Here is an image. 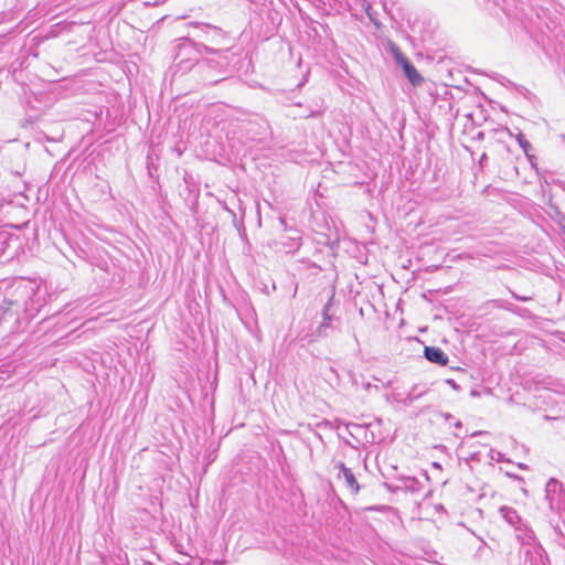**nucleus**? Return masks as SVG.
Listing matches in <instances>:
<instances>
[{
    "label": "nucleus",
    "mask_w": 565,
    "mask_h": 565,
    "mask_svg": "<svg viewBox=\"0 0 565 565\" xmlns=\"http://www.w3.org/2000/svg\"><path fill=\"white\" fill-rule=\"evenodd\" d=\"M14 296L20 299L23 319L28 322L46 305L49 292L45 286L25 281L14 288Z\"/></svg>",
    "instance_id": "1"
},
{
    "label": "nucleus",
    "mask_w": 565,
    "mask_h": 565,
    "mask_svg": "<svg viewBox=\"0 0 565 565\" xmlns=\"http://www.w3.org/2000/svg\"><path fill=\"white\" fill-rule=\"evenodd\" d=\"M22 322H25V320L18 296L13 295V298H4L0 303V326H7L9 332H15L20 330Z\"/></svg>",
    "instance_id": "2"
},
{
    "label": "nucleus",
    "mask_w": 565,
    "mask_h": 565,
    "mask_svg": "<svg viewBox=\"0 0 565 565\" xmlns=\"http://www.w3.org/2000/svg\"><path fill=\"white\" fill-rule=\"evenodd\" d=\"M184 43L181 45L178 56H181L183 52L189 51L190 49H194L199 55L204 53L213 54L217 56V58H209V63L215 62V64L220 67L226 66L228 64L227 58V49H214L205 43H195L189 38H184Z\"/></svg>",
    "instance_id": "3"
},
{
    "label": "nucleus",
    "mask_w": 565,
    "mask_h": 565,
    "mask_svg": "<svg viewBox=\"0 0 565 565\" xmlns=\"http://www.w3.org/2000/svg\"><path fill=\"white\" fill-rule=\"evenodd\" d=\"M189 25L196 30V38L212 45H222L226 41L225 32L218 26L201 22H190Z\"/></svg>",
    "instance_id": "4"
},
{
    "label": "nucleus",
    "mask_w": 565,
    "mask_h": 565,
    "mask_svg": "<svg viewBox=\"0 0 565 565\" xmlns=\"http://www.w3.org/2000/svg\"><path fill=\"white\" fill-rule=\"evenodd\" d=\"M545 500L552 511H558L565 504V491L558 480L551 478L547 481L545 486Z\"/></svg>",
    "instance_id": "5"
},
{
    "label": "nucleus",
    "mask_w": 565,
    "mask_h": 565,
    "mask_svg": "<svg viewBox=\"0 0 565 565\" xmlns=\"http://www.w3.org/2000/svg\"><path fill=\"white\" fill-rule=\"evenodd\" d=\"M424 356L427 361L430 363H435L438 365H446L448 363V356L447 354L437 347H425L424 348Z\"/></svg>",
    "instance_id": "6"
},
{
    "label": "nucleus",
    "mask_w": 565,
    "mask_h": 565,
    "mask_svg": "<svg viewBox=\"0 0 565 565\" xmlns=\"http://www.w3.org/2000/svg\"><path fill=\"white\" fill-rule=\"evenodd\" d=\"M338 468L342 473L347 487L352 491V493L356 494L360 490V486L352 470L345 467L343 462H340L338 465Z\"/></svg>",
    "instance_id": "7"
},
{
    "label": "nucleus",
    "mask_w": 565,
    "mask_h": 565,
    "mask_svg": "<svg viewBox=\"0 0 565 565\" xmlns=\"http://www.w3.org/2000/svg\"><path fill=\"white\" fill-rule=\"evenodd\" d=\"M332 301H333V295L329 298L328 302L324 305L322 310V322L320 323L318 328L319 335H326L327 328L330 327L331 321L333 319V315L331 313L332 308Z\"/></svg>",
    "instance_id": "8"
},
{
    "label": "nucleus",
    "mask_w": 565,
    "mask_h": 565,
    "mask_svg": "<svg viewBox=\"0 0 565 565\" xmlns=\"http://www.w3.org/2000/svg\"><path fill=\"white\" fill-rule=\"evenodd\" d=\"M405 77L409 81L413 86H419L424 78L417 72L413 63H405V67L403 68Z\"/></svg>",
    "instance_id": "9"
},
{
    "label": "nucleus",
    "mask_w": 565,
    "mask_h": 565,
    "mask_svg": "<svg viewBox=\"0 0 565 565\" xmlns=\"http://www.w3.org/2000/svg\"><path fill=\"white\" fill-rule=\"evenodd\" d=\"M499 512L501 516L512 526L516 527V524L521 521L518 512L510 507H501Z\"/></svg>",
    "instance_id": "10"
},
{
    "label": "nucleus",
    "mask_w": 565,
    "mask_h": 565,
    "mask_svg": "<svg viewBox=\"0 0 565 565\" xmlns=\"http://www.w3.org/2000/svg\"><path fill=\"white\" fill-rule=\"evenodd\" d=\"M426 393V391H418V385H414L407 396L404 398L403 403L405 405H412L414 401L419 398Z\"/></svg>",
    "instance_id": "11"
},
{
    "label": "nucleus",
    "mask_w": 565,
    "mask_h": 565,
    "mask_svg": "<svg viewBox=\"0 0 565 565\" xmlns=\"http://www.w3.org/2000/svg\"><path fill=\"white\" fill-rule=\"evenodd\" d=\"M518 531L522 532L516 535L518 540L521 542V544H531L532 541H534V535L532 531L527 530H521L519 527H515Z\"/></svg>",
    "instance_id": "12"
},
{
    "label": "nucleus",
    "mask_w": 565,
    "mask_h": 565,
    "mask_svg": "<svg viewBox=\"0 0 565 565\" xmlns=\"http://www.w3.org/2000/svg\"><path fill=\"white\" fill-rule=\"evenodd\" d=\"M516 140H518V143L520 145V147L522 148V150L524 151L525 154H527V152H530V150L532 149V146L531 143L525 139V137L523 136V134H519L516 136Z\"/></svg>",
    "instance_id": "13"
},
{
    "label": "nucleus",
    "mask_w": 565,
    "mask_h": 565,
    "mask_svg": "<svg viewBox=\"0 0 565 565\" xmlns=\"http://www.w3.org/2000/svg\"><path fill=\"white\" fill-rule=\"evenodd\" d=\"M404 486L411 491H416L419 486V481L415 477H407L404 480Z\"/></svg>",
    "instance_id": "14"
},
{
    "label": "nucleus",
    "mask_w": 565,
    "mask_h": 565,
    "mask_svg": "<svg viewBox=\"0 0 565 565\" xmlns=\"http://www.w3.org/2000/svg\"><path fill=\"white\" fill-rule=\"evenodd\" d=\"M10 242L11 241L7 236L0 235V256L6 255V250L10 246Z\"/></svg>",
    "instance_id": "15"
},
{
    "label": "nucleus",
    "mask_w": 565,
    "mask_h": 565,
    "mask_svg": "<svg viewBox=\"0 0 565 565\" xmlns=\"http://www.w3.org/2000/svg\"><path fill=\"white\" fill-rule=\"evenodd\" d=\"M392 53H393L395 61L401 58L404 55V53L401 51V49L398 46H396L395 44L392 45Z\"/></svg>",
    "instance_id": "16"
},
{
    "label": "nucleus",
    "mask_w": 565,
    "mask_h": 565,
    "mask_svg": "<svg viewBox=\"0 0 565 565\" xmlns=\"http://www.w3.org/2000/svg\"><path fill=\"white\" fill-rule=\"evenodd\" d=\"M392 53H393L395 61L401 58L404 55V53L401 51V49L398 46H396L395 44L392 45Z\"/></svg>",
    "instance_id": "17"
},
{
    "label": "nucleus",
    "mask_w": 565,
    "mask_h": 565,
    "mask_svg": "<svg viewBox=\"0 0 565 565\" xmlns=\"http://www.w3.org/2000/svg\"><path fill=\"white\" fill-rule=\"evenodd\" d=\"M512 297L516 300H520V301H529V300H532V297L531 296H520L518 294H515L514 291H510Z\"/></svg>",
    "instance_id": "18"
},
{
    "label": "nucleus",
    "mask_w": 565,
    "mask_h": 565,
    "mask_svg": "<svg viewBox=\"0 0 565 565\" xmlns=\"http://www.w3.org/2000/svg\"><path fill=\"white\" fill-rule=\"evenodd\" d=\"M365 13L367 14V17L370 18L371 21H375L374 17H373V12H372V8H371V4L370 3H366L365 8Z\"/></svg>",
    "instance_id": "19"
},
{
    "label": "nucleus",
    "mask_w": 565,
    "mask_h": 565,
    "mask_svg": "<svg viewBox=\"0 0 565 565\" xmlns=\"http://www.w3.org/2000/svg\"><path fill=\"white\" fill-rule=\"evenodd\" d=\"M529 162L531 163L532 168H535L536 169V158L534 154H531L530 152H527V154H525Z\"/></svg>",
    "instance_id": "20"
},
{
    "label": "nucleus",
    "mask_w": 565,
    "mask_h": 565,
    "mask_svg": "<svg viewBox=\"0 0 565 565\" xmlns=\"http://www.w3.org/2000/svg\"><path fill=\"white\" fill-rule=\"evenodd\" d=\"M396 63L402 66V68L405 67V63H412L405 55H403L401 58L396 60Z\"/></svg>",
    "instance_id": "21"
},
{
    "label": "nucleus",
    "mask_w": 565,
    "mask_h": 565,
    "mask_svg": "<svg viewBox=\"0 0 565 565\" xmlns=\"http://www.w3.org/2000/svg\"><path fill=\"white\" fill-rule=\"evenodd\" d=\"M396 63L402 66V68L405 67V63H412L405 55H403L401 58L396 60Z\"/></svg>",
    "instance_id": "22"
},
{
    "label": "nucleus",
    "mask_w": 565,
    "mask_h": 565,
    "mask_svg": "<svg viewBox=\"0 0 565 565\" xmlns=\"http://www.w3.org/2000/svg\"><path fill=\"white\" fill-rule=\"evenodd\" d=\"M559 535H561L559 544L565 546V534L561 530H559Z\"/></svg>",
    "instance_id": "23"
},
{
    "label": "nucleus",
    "mask_w": 565,
    "mask_h": 565,
    "mask_svg": "<svg viewBox=\"0 0 565 565\" xmlns=\"http://www.w3.org/2000/svg\"><path fill=\"white\" fill-rule=\"evenodd\" d=\"M494 302L498 303V307H500V308H505L508 310H512L509 306L500 303L501 302L500 300H494Z\"/></svg>",
    "instance_id": "24"
},
{
    "label": "nucleus",
    "mask_w": 565,
    "mask_h": 565,
    "mask_svg": "<svg viewBox=\"0 0 565 565\" xmlns=\"http://www.w3.org/2000/svg\"><path fill=\"white\" fill-rule=\"evenodd\" d=\"M446 383L449 384L450 386H452L454 388H458V385L456 384V382L454 380H447Z\"/></svg>",
    "instance_id": "25"
},
{
    "label": "nucleus",
    "mask_w": 565,
    "mask_h": 565,
    "mask_svg": "<svg viewBox=\"0 0 565 565\" xmlns=\"http://www.w3.org/2000/svg\"><path fill=\"white\" fill-rule=\"evenodd\" d=\"M519 467H520L521 469H526V468H527V467H526V465H523V463H519Z\"/></svg>",
    "instance_id": "26"
},
{
    "label": "nucleus",
    "mask_w": 565,
    "mask_h": 565,
    "mask_svg": "<svg viewBox=\"0 0 565 565\" xmlns=\"http://www.w3.org/2000/svg\"><path fill=\"white\" fill-rule=\"evenodd\" d=\"M483 434H486V433H484V431H476V433L473 434V436H476V435H483Z\"/></svg>",
    "instance_id": "27"
},
{
    "label": "nucleus",
    "mask_w": 565,
    "mask_h": 565,
    "mask_svg": "<svg viewBox=\"0 0 565 565\" xmlns=\"http://www.w3.org/2000/svg\"><path fill=\"white\" fill-rule=\"evenodd\" d=\"M456 427H461V423L457 422Z\"/></svg>",
    "instance_id": "28"
},
{
    "label": "nucleus",
    "mask_w": 565,
    "mask_h": 565,
    "mask_svg": "<svg viewBox=\"0 0 565 565\" xmlns=\"http://www.w3.org/2000/svg\"><path fill=\"white\" fill-rule=\"evenodd\" d=\"M561 138L563 141H565V135H562Z\"/></svg>",
    "instance_id": "29"
}]
</instances>
